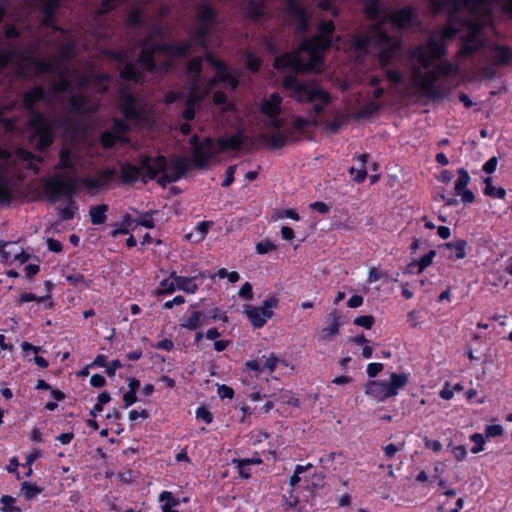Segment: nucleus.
Listing matches in <instances>:
<instances>
[{
  "mask_svg": "<svg viewBox=\"0 0 512 512\" xmlns=\"http://www.w3.org/2000/svg\"><path fill=\"white\" fill-rule=\"evenodd\" d=\"M43 192L50 204H55L61 200L66 202L65 207L57 209L61 221H69L75 217L79 209L74 200V196L77 194L75 178H64L59 174L48 177L43 181Z\"/></svg>",
  "mask_w": 512,
  "mask_h": 512,
  "instance_id": "f257e3e1",
  "label": "nucleus"
},
{
  "mask_svg": "<svg viewBox=\"0 0 512 512\" xmlns=\"http://www.w3.org/2000/svg\"><path fill=\"white\" fill-rule=\"evenodd\" d=\"M167 166L166 156L151 157L143 154L139 156L137 165L129 162L120 164V177L125 184L133 185L139 179L147 184L149 180H155L161 171L167 169Z\"/></svg>",
  "mask_w": 512,
  "mask_h": 512,
  "instance_id": "f03ea898",
  "label": "nucleus"
},
{
  "mask_svg": "<svg viewBox=\"0 0 512 512\" xmlns=\"http://www.w3.org/2000/svg\"><path fill=\"white\" fill-rule=\"evenodd\" d=\"M29 141L36 142L35 149L45 152L54 143L55 122L42 112H34L28 120Z\"/></svg>",
  "mask_w": 512,
  "mask_h": 512,
  "instance_id": "7ed1b4c3",
  "label": "nucleus"
},
{
  "mask_svg": "<svg viewBox=\"0 0 512 512\" xmlns=\"http://www.w3.org/2000/svg\"><path fill=\"white\" fill-rule=\"evenodd\" d=\"M282 87L289 97L299 104L312 103L317 96L324 95V89L315 81H302L294 75H287L282 79Z\"/></svg>",
  "mask_w": 512,
  "mask_h": 512,
  "instance_id": "20e7f679",
  "label": "nucleus"
},
{
  "mask_svg": "<svg viewBox=\"0 0 512 512\" xmlns=\"http://www.w3.org/2000/svg\"><path fill=\"white\" fill-rule=\"evenodd\" d=\"M447 50V43L431 32L425 44H418L411 51V58L416 60L422 68L428 69L432 66L434 60L446 56Z\"/></svg>",
  "mask_w": 512,
  "mask_h": 512,
  "instance_id": "39448f33",
  "label": "nucleus"
},
{
  "mask_svg": "<svg viewBox=\"0 0 512 512\" xmlns=\"http://www.w3.org/2000/svg\"><path fill=\"white\" fill-rule=\"evenodd\" d=\"M497 0H429L435 13L452 8L454 11L467 10L472 15L488 14Z\"/></svg>",
  "mask_w": 512,
  "mask_h": 512,
  "instance_id": "423d86ee",
  "label": "nucleus"
},
{
  "mask_svg": "<svg viewBox=\"0 0 512 512\" xmlns=\"http://www.w3.org/2000/svg\"><path fill=\"white\" fill-rule=\"evenodd\" d=\"M439 77L433 69H428L424 73L420 69H414L412 73L413 84L419 89L420 93L430 99H440L445 97V92L436 86Z\"/></svg>",
  "mask_w": 512,
  "mask_h": 512,
  "instance_id": "0eeeda50",
  "label": "nucleus"
},
{
  "mask_svg": "<svg viewBox=\"0 0 512 512\" xmlns=\"http://www.w3.org/2000/svg\"><path fill=\"white\" fill-rule=\"evenodd\" d=\"M189 143L192 147V162L199 169H205L210 159L218 153L214 150L215 140L209 136L201 140L194 134L190 137Z\"/></svg>",
  "mask_w": 512,
  "mask_h": 512,
  "instance_id": "6e6552de",
  "label": "nucleus"
},
{
  "mask_svg": "<svg viewBox=\"0 0 512 512\" xmlns=\"http://www.w3.org/2000/svg\"><path fill=\"white\" fill-rule=\"evenodd\" d=\"M279 305V299L275 295L267 296L261 306H248L244 313L250 321L251 325L256 328H262L268 319L273 316V309Z\"/></svg>",
  "mask_w": 512,
  "mask_h": 512,
  "instance_id": "1a4fd4ad",
  "label": "nucleus"
},
{
  "mask_svg": "<svg viewBox=\"0 0 512 512\" xmlns=\"http://www.w3.org/2000/svg\"><path fill=\"white\" fill-rule=\"evenodd\" d=\"M467 27L470 31L459 42L458 56L463 58L472 56L485 46L481 27L474 21H468Z\"/></svg>",
  "mask_w": 512,
  "mask_h": 512,
  "instance_id": "9d476101",
  "label": "nucleus"
},
{
  "mask_svg": "<svg viewBox=\"0 0 512 512\" xmlns=\"http://www.w3.org/2000/svg\"><path fill=\"white\" fill-rule=\"evenodd\" d=\"M139 46L141 47V50L137 58V62L145 71L155 72L157 69L155 54L162 52V49H158V47L161 46V43L151 42L149 38H145L139 42Z\"/></svg>",
  "mask_w": 512,
  "mask_h": 512,
  "instance_id": "9b49d317",
  "label": "nucleus"
},
{
  "mask_svg": "<svg viewBox=\"0 0 512 512\" xmlns=\"http://www.w3.org/2000/svg\"><path fill=\"white\" fill-rule=\"evenodd\" d=\"M417 20V11L412 5H406L398 10L392 11L387 16V21L397 30H407Z\"/></svg>",
  "mask_w": 512,
  "mask_h": 512,
  "instance_id": "f8f14e48",
  "label": "nucleus"
},
{
  "mask_svg": "<svg viewBox=\"0 0 512 512\" xmlns=\"http://www.w3.org/2000/svg\"><path fill=\"white\" fill-rule=\"evenodd\" d=\"M286 2V15L297 22L296 31L298 34L305 33L310 26L307 9L299 4V0H284Z\"/></svg>",
  "mask_w": 512,
  "mask_h": 512,
  "instance_id": "ddd939ff",
  "label": "nucleus"
},
{
  "mask_svg": "<svg viewBox=\"0 0 512 512\" xmlns=\"http://www.w3.org/2000/svg\"><path fill=\"white\" fill-rule=\"evenodd\" d=\"M120 110L124 118L129 121H141L142 111L137 107V98L129 91L122 90L119 93Z\"/></svg>",
  "mask_w": 512,
  "mask_h": 512,
  "instance_id": "4468645a",
  "label": "nucleus"
},
{
  "mask_svg": "<svg viewBox=\"0 0 512 512\" xmlns=\"http://www.w3.org/2000/svg\"><path fill=\"white\" fill-rule=\"evenodd\" d=\"M116 174L113 168H106L99 170L94 177H85L82 180V185L88 190L98 191L106 188L112 182Z\"/></svg>",
  "mask_w": 512,
  "mask_h": 512,
  "instance_id": "2eb2a0df",
  "label": "nucleus"
},
{
  "mask_svg": "<svg viewBox=\"0 0 512 512\" xmlns=\"http://www.w3.org/2000/svg\"><path fill=\"white\" fill-rule=\"evenodd\" d=\"M196 22L199 25L216 28L218 24V12L209 3L203 2L196 7Z\"/></svg>",
  "mask_w": 512,
  "mask_h": 512,
  "instance_id": "dca6fc26",
  "label": "nucleus"
},
{
  "mask_svg": "<svg viewBox=\"0 0 512 512\" xmlns=\"http://www.w3.org/2000/svg\"><path fill=\"white\" fill-rule=\"evenodd\" d=\"M273 67L277 70L290 68L295 72H300L303 67V59L297 52H285L274 58Z\"/></svg>",
  "mask_w": 512,
  "mask_h": 512,
  "instance_id": "f3484780",
  "label": "nucleus"
},
{
  "mask_svg": "<svg viewBox=\"0 0 512 512\" xmlns=\"http://www.w3.org/2000/svg\"><path fill=\"white\" fill-rule=\"evenodd\" d=\"M327 326L321 331L323 340H330L339 334L341 326L344 324L343 315L338 309L331 310L326 317Z\"/></svg>",
  "mask_w": 512,
  "mask_h": 512,
  "instance_id": "a211bd4d",
  "label": "nucleus"
},
{
  "mask_svg": "<svg viewBox=\"0 0 512 512\" xmlns=\"http://www.w3.org/2000/svg\"><path fill=\"white\" fill-rule=\"evenodd\" d=\"M68 111L72 114L85 115L96 111L87 96L82 93L73 94L68 100Z\"/></svg>",
  "mask_w": 512,
  "mask_h": 512,
  "instance_id": "6ab92c4d",
  "label": "nucleus"
},
{
  "mask_svg": "<svg viewBox=\"0 0 512 512\" xmlns=\"http://www.w3.org/2000/svg\"><path fill=\"white\" fill-rule=\"evenodd\" d=\"M47 96L44 88L40 85L34 86L27 91H25L22 95V107L29 111L31 115L34 112H37L35 110V105L38 102L46 101Z\"/></svg>",
  "mask_w": 512,
  "mask_h": 512,
  "instance_id": "aec40b11",
  "label": "nucleus"
},
{
  "mask_svg": "<svg viewBox=\"0 0 512 512\" xmlns=\"http://www.w3.org/2000/svg\"><path fill=\"white\" fill-rule=\"evenodd\" d=\"M18 54H21V48L12 42L0 39V71L7 68L10 63H14Z\"/></svg>",
  "mask_w": 512,
  "mask_h": 512,
  "instance_id": "412c9836",
  "label": "nucleus"
},
{
  "mask_svg": "<svg viewBox=\"0 0 512 512\" xmlns=\"http://www.w3.org/2000/svg\"><path fill=\"white\" fill-rule=\"evenodd\" d=\"M282 97L278 92H273L268 98H264L260 103V113L264 116H280L282 109Z\"/></svg>",
  "mask_w": 512,
  "mask_h": 512,
  "instance_id": "4be33fe9",
  "label": "nucleus"
},
{
  "mask_svg": "<svg viewBox=\"0 0 512 512\" xmlns=\"http://www.w3.org/2000/svg\"><path fill=\"white\" fill-rule=\"evenodd\" d=\"M244 134L239 130L230 137H221L216 141L217 152L222 153L227 150H240L243 146Z\"/></svg>",
  "mask_w": 512,
  "mask_h": 512,
  "instance_id": "5701e85b",
  "label": "nucleus"
},
{
  "mask_svg": "<svg viewBox=\"0 0 512 512\" xmlns=\"http://www.w3.org/2000/svg\"><path fill=\"white\" fill-rule=\"evenodd\" d=\"M387 381L385 380H370L366 384V394L378 402L384 401L387 398L393 397L390 392L387 391Z\"/></svg>",
  "mask_w": 512,
  "mask_h": 512,
  "instance_id": "b1692460",
  "label": "nucleus"
},
{
  "mask_svg": "<svg viewBox=\"0 0 512 512\" xmlns=\"http://www.w3.org/2000/svg\"><path fill=\"white\" fill-rule=\"evenodd\" d=\"M208 277L212 278V276L208 275V272H198L195 275L178 278L177 289L187 294H195L199 289V285L195 281L198 279L204 280Z\"/></svg>",
  "mask_w": 512,
  "mask_h": 512,
  "instance_id": "393cba45",
  "label": "nucleus"
},
{
  "mask_svg": "<svg viewBox=\"0 0 512 512\" xmlns=\"http://www.w3.org/2000/svg\"><path fill=\"white\" fill-rule=\"evenodd\" d=\"M332 40L313 35L308 39L302 41L300 49L302 51H316L326 53L332 47Z\"/></svg>",
  "mask_w": 512,
  "mask_h": 512,
  "instance_id": "a878e982",
  "label": "nucleus"
},
{
  "mask_svg": "<svg viewBox=\"0 0 512 512\" xmlns=\"http://www.w3.org/2000/svg\"><path fill=\"white\" fill-rule=\"evenodd\" d=\"M259 138L262 139L271 149H281L288 142V135L284 131L261 134Z\"/></svg>",
  "mask_w": 512,
  "mask_h": 512,
  "instance_id": "bb28decb",
  "label": "nucleus"
},
{
  "mask_svg": "<svg viewBox=\"0 0 512 512\" xmlns=\"http://www.w3.org/2000/svg\"><path fill=\"white\" fill-rule=\"evenodd\" d=\"M364 3L363 13L371 21H376L385 13L386 9L382 5V0H361Z\"/></svg>",
  "mask_w": 512,
  "mask_h": 512,
  "instance_id": "cd10ccee",
  "label": "nucleus"
},
{
  "mask_svg": "<svg viewBox=\"0 0 512 512\" xmlns=\"http://www.w3.org/2000/svg\"><path fill=\"white\" fill-rule=\"evenodd\" d=\"M158 49H162V53L181 58L185 57L189 53L191 43L188 41H183L179 44L161 43V46L158 47Z\"/></svg>",
  "mask_w": 512,
  "mask_h": 512,
  "instance_id": "c85d7f7f",
  "label": "nucleus"
},
{
  "mask_svg": "<svg viewBox=\"0 0 512 512\" xmlns=\"http://www.w3.org/2000/svg\"><path fill=\"white\" fill-rule=\"evenodd\" d=\"M206 322V315L199 310L191 311L190 315L180 322V327L187 330H196Z\"/></svg>",
  "mask_w": 512,
  "mask_h": 512,
  "instance_id": "c756f323",
  "label": "nucleus"
},
{
  "mask_svg": "<svg viewBox=\"0 0 512 512\" xmlns=\"http://www.w3.org/2000/svg\"><path fill=\"white\" fill-rule=\"evenodd\" d=\"M119 75L122 80L128 82L140 83L143 79V73L130 61L123 64Z\"/></svg>",
  "mask_w": 512,
  "mask_h": 512,
  "instance_id": "7c9ffc66",
  "label": "nucleus"
},
{
  "mask_svg": "<svg viewBox=\"0 0 512 512\" xmlns=\"http://www.w3.org/2000/svg\"><path fill=\"white\" fill-rule=\"evenodd\" d=\"M409 381V374L406 373H392L389 381H387V391L394 397L399 393V390L407 385Z\"/></svg>",
  "mask_w": 512,
  "mask_h": 512,
  "instance_id": "2f4dec72",
  "label": "nucleus"
},
{
  "mask_svg": "<svg viewBox=\"0 0 512 512\" xmlns=\"http://www.w3.org/2000/svg\"><path fill=\"white\" fill-rule=\"evenodd\" d=\"M176 179V181L181 180L186 176L189 170L188 160L186 158L180 157L174 160L171 164L168 162L167 171Z\"/></svg>",
  "mask_w": 512,
  "mask_h": 512,
  "instance_id": "473e14b6",
  "label": "nucleus"
},
{
  "mask_svg": "<svg viewBox=\"0 0 512 512\" xmlns=\"http://www.w3.org/2000/svg\"><path fill=\"white\" fill-rule=\"evenodd\" d=\"M76 167L74 155L69 148H62L59 152V161L55 166L56 170H71Z\"/></svg>",
  "mask_w": 512,
  "mask_h": 512,
  "instance_id": "72a5a7b5",
  "label": "nucleus"
},
{
  "mask_svg": "<svg viewBox=\"0 0 512 512\" xmlns=\"http://www.w3.org/2000/svg\"><path fill=\"white\" fill-rule=\"evenodd\" d=\"M117 138L120 139V143H129L127 133L130 131V126L122 119L114 118L111 128L109 129Z\"/></svg>",
  "mask_w": 512,
  "mask_h": 512,
  "instance_id": "f704fd0d",
  "label": "nucleus"
},
{
  "mask_svg": "<svg viewBox=\"0 0 512 512\" xmlns=\"http://www.w3.org/2000/svg\"><path fill=\"white\" fill-rule=\"evenodd\" d=\"M35 57H33L32 53H27L24 49H21V54H18L14 59V63L17 66V75L25 76L27 67H31Z\"/></svg>",
  "mask_w": 512,
  "mask_h": 512,
  "instance_id": "c9c22d12",
  "label": "nucleus"
},
{
  "mask_svg": "<svg viewBox=\"0 0 512 512\" xmlns=\"http://www.w3.org/2000/svg\"><path fill=\"white\" fill-rule=\"evenodd\" d=\"M109 206L107 204H99L92 206L89 210L90 221L93 225H102L107 220V212Z\"/></svg>",
  "mask_w": 512,
  "mask_h": 512,
  "instance_id": "e433bc0d",
  "label": "nucleus"
},
{
  "mask_svg": "<svg viewBox=\"0 0 512 512\" xmlns=\"http://www.w3.org/2000/svg\"><path fill=\"white\" fill-rule=\"evenodd\" d=\"M308 53V60H303V67L300 72H308L312 71L317 67H321L324 64V56L325 53L316 52V51H306Z\"/></svg>",
  "mask_w": 512,
  "mask_h": 512,
  "instance_id": "4c0bfd02",
  "label": "nucleus"
},
{
  "mask_svg": "<svg viewBox=\"0 0 512 512\" xmlns=\"http://www.w3.org/2000/svg\"><path fill=\"white\" fill-rule=\"evenodd\" d=\"M143 14L144 12L141 7L132 8L125 19L126 26L130 28H143L145 26Z\"/></svg>",
  "mask_w": 512,
  "mask_h": 512,
  "instance_id": "58836bf2",
  "label": "nucleus"
},
{
  "mask_svg": "<svg viewBox=\"0 0 512 512\" xmlns=\"http://www.w3.org/2000/svg\"><path fill=\"white\" fill-rule=\"evenodd\" d=\"M466 246H467V242L464 239H458L454 242H446L442 245V247L449 249L451 251H454L455 255L454 256L449 255L448 258L449 259L454 258L456 260H461L466 257V255H467Z\"/></svg>",
  "mask_w": 512,
  "mask_h": 512,
  "instance_id": "ea45409f",
  "label": "nucleus"
},
{
  "mask_svg": "<svg viewBox=\"0 0 512 512\" xmlns=\"http://www.w3.org/2000/svg\"><path fill=\"white\" fill-rule=\"evenodd\" d=\"M401 47H381L377 54L380 68L388 67Z\"/></svg>",
  "mask_w": 512,
  "mask_h": 512,
  "instance_id": "a19ab883",
  "label": "nucleus"
},
{
  "mask_svg": "<svg viewBox=\"0 0 512 512\" xmlns=\"http://www.w3.org/2000/svg\"><path fill=\"white\" fill-rule=\"evenodd\" d=\"M59 66L58 61L35 58L31 67L39 73H54L58 72Z\"/></svg>",
  "mask_w": 512,
  "mask_h": 512,
  "instance_id": "79ce46f5",
  "label": "nucleus"
},
{
  "mask_svg": "<svg viewBox=\"0 0 512 512\" xmlns=\"http://www.w3.org/2000/svg\"><path fill=\"white\" fill-rule=\"evenodd\" d=\"M58 76V81L54 83L51 87V90L55 94L65 93L71 90V81L68 77H66L65 72L61 69V66L58 68V72H54Z\"/></svg>",
  "mask_w": 512,
  "mask_h": 512,
  "instance_id": "37998d69",
  "label": "nucleus"
},
{
  "mask_svg": "<svg viewBox=\"0 0 512 512\" xmlns=\"http://www.w3.org/2000/svg\"><path fill=\"white\" fill-rule=\"evenodd\" d=\"M247 16L252 20H259L265 14L264 5L258 0H248L245 6Z\"/></svg>",
  "mask_w": 512,
  "mask_h": 512,
  "instance_id": "c03bdc74",
  "label": "nucleus"
},
{
  "mask_svg": "<svg viewBox=\"0 0 512 512\" xmlns=\"http://www.w3.org/2000/svg\"><path fill=\"white\" fill-rule=\"evenodd\" d=\"M436 256L435 250H430L428 253L420 257L418 260H413L408 264V268L417 267L416 274H421L427 267L433 263V259Z\"/></svg>",
  "mask_w": 512,
  "mask_h": 512,
  "instance_id": "a18cd8bd",
  "label": "nucleus"
},
{
  "mask_svg": "<svg viewBox=\"0 0 512 512\" xmlns=\"http://www.w3.org/2000/svg\"><path fill=\"white\" fill-rule=\"evenodd\" d=\"M494 59L499 65H508L512 61V49L506 45H497L495 47Z\"/></svg>",
  "mask_w": 512,
  "mask_h": 512,
  "instance_id": "49530a36",
  "label": "nucleus"
},
{
  "mask_svg": "<svg viewBox=\"0 0 512 512\" xmlns=\"http://www.w3.org/2000/svg\"><path fill=\"white\" fill-rule=\"evenodd\" d=\"M459 32V27L451 26L450 24H444L443 27L432 31V33H434L440 40L444 41L445 43L454 39Z\"/></svg>",
  "mask_w": 512,
  "mask_h": 512,
  "instance_id": "de8ad7c7",
  "label": "nucleus"
},
{
  "mask_svg": "<svg viewBox=\"0 0 512 512\" xmlns=\"http://www.w3.org/2000/svg\"><path fill=\"white\" fill-rule=\"evenodd\" d=\"M335 30V23L332 19L322 20L317 25V33L315 35L333 41V35L335 33Z\"/></svg>",
  "mask_w": 512,
  "mask_h": 512,
  "instance_id": "09e8293b",
  "label": "nucleus"
},
{
  "mask_svg": "<svg viewBox=\"0 0 512 512\" xmlns=\"http://www.w3.org/2000/svg\"><path fill=\"white\" fill-rule=\"evenodd\" d=\"M214 28L203 25H197L193 31L192 39L202 48H207V38L210 36Z\"/></svg>",
  "mask_w": 512,
  "mask_h": 512,
  "instance_id": "8fccbe9b",
  "label": "nucleus"
},
{
  "mask_svg": "<svg viewBox=\"0 0 512 512\" xmlns=\"http://www.w3.org/2000/svg\"><path fill=\"white\" fill-rule=\"evenodd\" d=\"M21 492L27 501H31L43 492V488L36 483L24 481L21 484Z\"/></svg>",
  "mask_w": 512,
  "mask_h": 512,
  "instance_id": "3c124183",
  "label": "nucleus"
},
{
  "mask_svg": "<svg viewBox=\"0 0 512 512\" xmlns=\"http://www.w3.org/2000/svg\"><path fill=\"white\" fill-rule=\"evenodd\" d=\"M492 182L493 180L490 176L484 179L485 187L483 193L489 197L504 199L506 196V190L503 187L495 188Z\"/></svg>",
  "mask_w": 512,
  "mask_h": 512,
  "instance_id": "603ef678",
  "label": "nucleus"
},
{
  "mask_svg": "<svg viewBox=\"0 0 512 512\" xmlns=\"http://www.w3.org/2000/svg\"><path fill=\"white\" fill-rule=\"evenodd\" d=\"M76 55L75 42L71 39L61 45L58 60L68 62Z\"/></svg>",
  "mask_w": 512,
  "mask_h": 512,
  "instance_id": "864d4df0",
  "label": "nucleus"
},
{
  "mask_svg": "<svg viewBox=\"0 0 512 512\" xmlns=\"http://www.w3.org/2000/svg\"><path fill=\"white\" fill-rule=\"evenodd\" d=\"M318 125L319 121L317 118H305L297 116L293 120V128L299 133H304L308 127H316Z\"/></svg>",
  "mask_w": 512,
  "mask_h": 512,
  "instance_id": "5fc2aeb1",
  "label": "nucleus"
},
{
  "mask_svg": "<svg viewBox=\"0 0 512 512\" xmlns=\"http://www.w3.org/2000/svg\"><path fill=\"white\" fill-rule=\"evenodd\" d=\"M324 94L325 96L319 95L317 96L316 101L312 102V112L315 115H321L324 112L326 106L331 102V95L329 94V92L324 90Z\"/></svg>",
  "mask_w": 512,
  "mask_h": 512,
  "instance_id": "6e6d98bb",
  "label": "nucleus"
},
{
  "mask_svg": "<svg viewBox=\"0 0 512 512\" xmlns=\"http://www.w3.org/2000/svg\"><path fill=\"white\" fill-rule=\"evenodd\" d=\"M438 77L453 75L457 68L449 60H444L432 68Z\"/></svg>",
  "mask_w": 512,
  "mask_h": 512,
  "instance_id": "4d7b16f0",
  "label": "nucleus"
},
{
  "mask_svg": "<svg viewBox=\"0 0 512 512\" xmlns=\"http://www.w3.org/2000/svg\"><path fill=\"white\" fill-rule=\"evenodd\" d=\"M99 141L104 149H112L117 143H120V139L117 138L110 130L101 132Z\"/></svg>",
  "mask_w": 512,
  "mask_h": 512,
  "instance_id": "13d9d810",
  "label": "nucleus"
},
{
  "mask_svg": "<svg viewBox=\"0 0 512 512\" xmlns=\"http://www.w3.org/2000/svg\"><path fill=\"white\" fill-rule=\"evenodd\" d=\"M262 65V60L253 52L245 54V68L251 73H257Z\"/></svg>",
  "mask_w": 512,
  "mask_h": 512,
  "instance_id": "bf43d9fd",
  "label": "nucleus"
},
{
  "mask_svg": "<svg viewBox=\"0 0 512 512\" xmlns=\"http://www.w3.org/2000/svg\"><path fill=\"white\" fill-rule=\"evenodd\" d=\"M458 178L455 182V193H459L460 190L467 188L468 184L471 181V177L468 171L465 168H459L457 170Z\"/></svg>",
  "mask_w": 512,
  "mask_h": 512,
  "instance_id": "052dcab7",
  "label": "nucleus"
},
{
  "mask_svg": "<svg viewBox=\"0 0 512 512\" xmlns=\"http://www.w3.org/2000/svg\"><path fill=\"white\" fill-rule=\"evenodd\" d=\"M155 213V210H150L140 214V216L135 220V224L147 229H153L155 227L153 218Z\"/></svg>",
  "mask_w": 512,
  "mask_h": 512,
  "instance_id": "680f3d73",
  "label": "nucleus"
},
{
  "mask_svg": "<svg viewBox=\"0 0 512 512\" xmlns=\"http://www.w3.org/2000/svg\"><path fill=\"white\" fill-rule=\"evenodd\" d=\"M233 463L236 465L241 478L248 479L251 477V461L248 459H234Z\"/></svg>",
  "mask_w": 512,
  "mask_h": 512,
  "instance_id": "e2e57ef3",
  "label": "nucleus"
},
{
  "mask_svg": "<svg viewBox=\"0 0 512 512\" xmlns=\"http://www.w3.org/2000/svg\"><path fill=\"white\" fill-rule=\"evenodd\" d=\"M63 0H41L42 14H55L61 6Z\"/></svg>",
  "mask_w": 512,
  "mask_h": 512,
  "instance_id": "0e129e2a",
  "label": "nucleus"
},
{
  "mask_svg": "<svg viewBox=\"0 0 512 512\" xmlns=\"http://www.w3.org/2000/svg\"><path fill=\"white\" fill-rule=\"evenodd\" d=\"M176 289H177V284H175L172 280L163 279L160 281V285H159V288L157 289L156 294L158 296L171 295L172 293L175 292Z\"/></svg>",
  "mask_w": 512,
  "mask_h": 512,
  "instance_id": "69168bd1",
  "label": "nucleus"
},
{
  "mask_svg": "<svg viewBox=\"0 0 512 512\" xmlns=\"http://www.w3.org/2000/svg\"><path fill=\"white\" fill-rule=\"evenodd\" d=\"M216 77L218 81L228 83L233 89H236L239 85L237 77L233 76L228 70L217 72Z\"/></svg>",
  "mask_w": 512,
  "mask_h": 512,
  "instance_id": "338daca9",
  "label": "nucleus"
},
{
  "mask_svg": "<svg viewBox=\"0 0 512 512\" xmlns=\"http://www.w3.org/2000/svg\"><path fill=\"white\" fill-rule=\"evenodd\" d=\"M107 56L109 59L113 62H116L118 64H125L128 62V54L125 50L119 49V50H109L107 51Z\"/></svg>",
  "mask_w": 512,
  "mask_h": 512,
  "instance_id": "774afa93",
  "label": "nucleus"
}]
</instances>
